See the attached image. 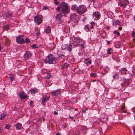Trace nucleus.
I'll use <instances>...</instances> for the list:
<instances>
[{"label":"nucleus","mask_w":135,"mask_h":135,"mask_svg":"<svg viewBox=\"0 0 135 135\" xmlns=\"http://www.w3.org/2000/svg\"><path fill=\"white\" fill-rule=\"evenodd\" d=\"M36 44H34V45H32L31 46V47L33 48H36Z\"/></svg>","instance_id":"obj_43"},{"label":"nucleus","mask_w":135,"mask_h":135,"mask_svg":"<svg viewBox=\"0 0 135 135\" xmlns=\"http://www.w3.org/2000/svg\"><path fill=\"white\" fill-rule=\"evenodd\" d=\"M33 101H32V100H31L30 101V106H31L32 104V103H33Z\"/></svg>","instance_id":"obj_47"},{"label":"nucleus","mask_w":135,"mask_h":135,"mask_svg":"<svg viewBox=\"0 0 135 135\" xmlns=\"http://www.w3.org/2000/svg\"><path fill=\"white\" fill-rule=\"evenodd\" d=\"M49 97L50 96L43 97L42 100V103L43 105H45V103L48 100Z\"/></svg>","instance_id":"obj_14"},{"label":"nucleus","mask_w":135,"mask_h":135,"mask_svg":"<svg viewBox=\"0 0 135 135\" xmlns=\"http://www.w3.org/2000/svg\"><path fill=\"white\" fill-rule=\"evenodd\" d=\"M112 50V49L111 48H109L108 49V52L109 54H111V52H110V51H111Z\"/></svg>","instance_id":"obj_33"},{"label":"nucleus","mask_w":135,"mask_h":135,"mask_svg":"<svg viewBox=\"0 0 135 135\" xmlns=\"http://www.w3.org/2000/svg\"><path fill=\"white\" fill-rule=\"evenodd\" d=\"M54 114L55 115H57L58 114V113L56 111H54Z\"/></svg>","instance_id":"obj_45"},{"label":"nucleus","mask_w":135,"mask_h":135,"mask_svg":"<svg viewBox=\"0 0 135 135\" xmlns=\"http://www.w3.org/2000/svg\"><path fill=\"white\" fill-rule=\"evenodd\" d=\"M72 45L70 44H67V47L66 49L69 51H72Z\"/></svg>","instance_id":"obj_20"},{"label":"nucleus","mask_w":135,"mask_h":135,"mask_svg":"<svg viewBox=\"0 0 135 135\" xmlns=\"http://www.w3.org/2000/svg\"><path fill=\"white\" fill-rule=\"evenodd\" d=\"M73 44L74 46H81L82 48H85L83 42L82 40L76 37H74L73 38Z\"/></svg>","instance_id":"obj_3"},{"label":"nucleus","mask_w":135,"mask_h":135,"mask_svg":"<svg viewBox=\"0 0 135 135\" xmlns=\"http://www.w3.org/2000/svg\"><path fill=\"white\" fill-rule=\"evenodd\" d=\"M57 11L64 14L69 13L68 4L64 2H62L56 8Z\"/></svg>","instance_id":"obj_1"},{"label":"nucleus","mask_w":135,"mask_h":135,"mask_svg":"<svg viewBox=\"0 0 135 135\" xmlns=\"http://www.w3.org/2000/svg\"><path fill=\"white\" fill-rule=\"evenodd\" d=\"M51 76V73H49L47 75V76H45V78L47 79H49Z\"/></svg>","instance_id":"obj_30"},{"label":"nucleus","mask_w":135,"mask_h":135,"mask_svg":"<svg viewBox=\"0 0 135 135\" xmlns=\"http://www.w3.org/2000/svg\"><path fill=\"white\" fill-rule=\"evenodd\" d=\"M123 82L121 84V85L123 86H126L129 85L131 83V80L126 79L123 77L122 78Z\"/></svg>","instance_id":"obj_7"},{"label":"nucleus","mask_w":135,"mask_h":135,"mask_svg":"<svg viewBox=\"0 0 135 135\" xmlns=\"http://www.w3.org/2000/svg\"><path fill=\"white\" fill-rule=\"evenodd\" d=\"M38 90L36 88L32 89L31 90V93L32 94H34L35 93L37 92Z\"/></svg>","instance_id":"obj_25"},{"label":"nucleus","mask_w":135,"mask_h":135,"mask_svg":"<svg viewBox=\"0 0 135 135\" xmlns=\"http://www.w3.org/2000/svg\"><path fill=\"white\" fill-rule=\"evenodd\" d=\"M81 129L83 133H85L87 132L86 131V126H82L81 127Z\"/></svg>","instance_id":"obj_21"},{"label":"nucleus","mask_w":135,"mask_h":135,"mask_svg":"<svg viewBox=\"0 0 135 135\" xmlns=\"http://www.w3.org/2000/svg\"><path fill=\"white\" fill-rule=\"evenodd\" d=\"M113 24L114 25H119L120 23V22L118 20H114L113 21Z\"/></svg>","instance_id":"obj_17"},{"label":"nucleus","mask_w":135,"mask_h":135,"mask_svg":"<svg viewBox=\"0 0 135 135\" xmlns=\"http://www.w3.org/2000/svg\"><path fill=\"white\" fill-rule=\"evenodd\" d=\"M57 60L56 57L52 55H49L44 60V62L46 64H54L56 63Z\"/></svg>","instance_id":"obj_2"},{"label":"nucleus","mask_w":135,"mask_h":135,"mask_svg":"<svg viewBox=\"0 0 135 135\" xmlns=\"http://www.w3.org/2000/svg\"><path fill=\"white\" fill-rule=\"evenodd\" d=\"M23 36L21 35L19 36H17L16 40L17 43L19 44H23L25 43V41L23 37Z\"/></svg>","instance_id":"obj_8"},{"label":"nucleus","mask_w":135,"mask_h":135,"mask_svg":"<svg viewBox=\"0 0 135 135\" xmlns=\"http://www.w3.org/2000/svg\"><path fill=\"white\" fill-rule=\"evenodd\" d=\"M49 45L50 47L51 48L52 50L54 49L55 47L56 46V45L54 42L50 43L49 44Z\"/></svg>","instance_id":"obj_16"},{"label":"nucleus","mask_w":135,"mask_h":135,"mask_svg":"<svg viewBox=\"0 0 135 135\" xmlns=\"http://www.w3.org/2000/svg\"><path fill=\"white\" fill-rule=\"evenodd\" d=\"M72 22L71 21V19H70V20L69 21H68V23H70V22Z\"/></svg>","instance_id":"obj_60"},{"label":"nucleus","mask_w":135,"mask_h":135,"mask_svg":"<svg viewBox=\"0 0 135 135\" xmlns=\"http://www.w3.org/2000/svg\"><path fill=\"white\" fill-rule=\"evenodd\" d=\"M112 13L111 12H108V13L107 14L108 15H109L108 16L109 18H110L111 17V16H110L109 15V14H110V13Z\"/></svg>","instance_id":"obj_48"},{"label":"nucleus","mask_w":135,"mask_h":135,"mask_svg":"<svg viewBox=\"0 0 135 135\" xmlns=\"http://www.w3.org/2000/svg\"><path fill=\"white\" fill-rule=\"evenodd\" d=\"M25 42L26 43H28L30 42V40L28 38H26L25 39Z\"/></svg>","instance_id":"obj_34"},{"label":"nucleus","mask_w":135,"mask_h":135,"mask_svg":"<svg viewBox=\"0 0 135 135\" xmlns=\"http://www.w3.org/2000/svg\"><path fill=\"white\" fill-rule=\"evenodd\" d=\"M114 33H116L118 36H119L120 35V33L119 32L117 31H114Z\"/></svg>","instance_id":"obj_38"},{"label":"nucleus","mask_w":135,"mask_h":135,"mask_svg":"<svg viewBox=\"0 0 135 135\" xmlns=\"http://www.w3.org/2000/svg\"><path fill=\"white\" fill-rule=\"evenodd\" d=\"M70 18L71 21L74 23L77 22L79 20V16L76 13L72 14L70 16Z\"/></svg>","instance_id":"obj_4"},{"label":"nucleus","mask_w":135,"mask_h":135,"mask_svg":"<svg viewBox=\"0 0 135 135\" xmlns=\"http://www.w3.org/2000/svg\"><path fill=\"white\" fill-rule=\"evenodd\" d=\"M56 135H61L59 133H56Z\"/></svg>","instance_id":"obj_58"},{"label":"nucleus","mask_w":135,"mask_h":135,"mask_svg":"<svg viewBox=\"0 0 135 135\" xmlns=\"http://www.w3.org/2000/svg\"><path fill=\"white\" fill-rule=\"evenodd\" d=\"M78 7L75 5L71 7V9L73 10L76 12H77V11H78Z\"/></svg>","instance_id":"obj_19"},{"label":"nucleus","mask_w":135,"mask_h":135,"mask_svg":"<svg viewBox=\"0 0 135 135\" xmlns=\"http://www.w3.org/2000/svg\"><path fill=\"white\" fill-rule=\"evenodd\" d=\"M121 74H126L128 71L125 68H123L120 71Z\"/></svg>","instance_id":"obj_18"},{"label":"nucleus","mask_w":135,"mask_h":135,"mask_svg":"<svg viewBox=\"0 0 135 135\" xmlns=\"http://www.w3.org/2000/svg\"><path fill=\"white\" fill-rule=\"evenodd\" d=\"M61 91L60 89H59L56 90L52 91L51 93L52 95L56 96L59 95L60 94Z\"/></svg>","instance_id":"obj_10"},{"label":"nucleus","mask_w":135,"mask_h":135,"mask_svg":"<svg viewBox=\"0 0 135 135\" xmlns=\"http://www.w3.org/2000/svg\"><path fill=\"white\" fill-rule=\"evenodd\" d=\"M135 42V40H133Z\"/></svg>","instance_id":"obj_64"},{"label":"nucleus","mask_w":135,"mask_h":135,"mask_svg":"<svg viewBox=\"0 0 135 135\" xmlns=\"http://www.w3.org/2000/svg\"><path fill=\"white\" fill-rule=\"evenodd\" d=\"M63 128H65L66 126V124H63Z\"/></svg>","instance_id":"obj_49"},{"label":"nucleus","mask_w":135,"mask_h":135,"mask_svg":"<svg viewBox=\"0 0 135 135\" xmlns=\"http://www.w3.org/2000/svg\"><path fill=\"white\" fill-rule=\"evenodd\" d=\"M11 127V125L9 124H7L5 127V128L8 129Z\"/></svg>","instance_id":"obj_31"},{"label":"nucleus","mask_w":135,"mask_h":135,"mask_svg":"<svg viewBox=\"0 0 135 135\" xmlns=\"http://www.w3.org/2000/svg\"><path fill=\"white\" fill-rule=\"evenodd\" d=\"M3 29L5 31L8 30L9 28V26L8 25H6L3 27Z\"/></svg>","instance_id":"obj_27"},{"label":"nucleus","mask_w":135,"mask_h":135,"mask_svg":"<svg viewBox=\"0 0 135 135\" xmlns=\"http://www.w3.org/2000/svg\"><path fill=\"white\" fill-rule=\"evenodd\" d=\"M118 29L120 30H122V28L121 27H120L118 28Z\"/></svg>","instance_id":"obj_53"},{"label":"nucleus","mask_w":135,"mask_h":135,"mask_svg":"<svg viewBox=\"0 0 135 135\" xmlns=\"http://www.w3.org/2000/svg\"><path fill=\"white\" fill-rule=\"evenodd\" d=\"M124 113H126V111H124Z\"/></svg>","instance_id":"obj_63"},{"label":"nucleus","mask_w":135,"mask_h":135,"mask_svg":"<svg viewBox=\"0 0 135 135\" xmlns=\"http://www.w3.org/2000/svg\"><path fill=\"white\" fill-rule=\"evenodd\" d=\"M54 3L56 4V5H58L59 4V2H57V0H54Z\"/></svg>","instance_id":"obj_41"},{"label":"nucleus","mask_w":135,"mask_h":135,"mask_svg":"<svg viewBox=\"0 0 135 135\" xmlns=\"http://www.w3.org/2000/svg\"><path fill=\"white\" fill-rule=\"evenodd\" d=\"M7 114L6 113H3L1 114V117L0 118V120L3 119L6 117Z\"/></svg>","instance_id":"obj_24"},{"label":"nucleus","mask_w":135,"mask_h":135,"mask_svg":"<svg viewBox=\"0 0 135 135\" xmlns=\"http://www.w3.org/2000/svg\"><path fill=\"white\" fill-rule=\"evenodd\" d=\"M113 76L114 78L115 79H117L119 78L118 75L117 73L115 74Z\"/></svg>","instance_id":"obj_29"},{"label":"nucleus","mask_w":135,"mask_h":135,"mask_svg":"<svg viewBox=\"0 0 135 135\" xmlns=\"http://www.w3.org/2000/svg\"><path fill=\"white\" fill-rule=\"evenodd\" d=\"M129 12L127 11H125V13H126V15L127 13H128Z\"/></svg>","instance_id":"obj_52"},{"label":"nucleus","mask_w":135,"mask_h":135,"mask_svg":"<svg viewBox=\"0 0 135 135\" xmlns=\"http://www.w3.org/2000/svg\"><path fill=\"white\" fill-rule=\"evenodd\" d=\"M2 49V48L1 46V45L0 44V51H1V50Z\"/></svg>","instance_id":"obj_54"},{"label":"nucleus","mask_w":135,"mask_h":135,"mask_svg":"<svg viewBox=\"0 0 135 135\" xmlns=\"http://www.w3.org/2000/svg\"><path fill=\"white\" fill-rule=\"evenodd\" d=\"M133 19L135 21V16L134 17Z\"/></svg>","instance_id":"obj_62"},{"label":"nucleus","mask_w":135,"mask_h":135,"mask_svg":"<svg viewBox=\"0 0 135 135\" xmlns=\"http://www.w3.org/2000/svg\"><path fill=\"white\" fill-rule=\"evenodd\" d=\"M40 32L39 31H36V35L37 36H38L40 34Z\"/></svg>","instance_id":"obj_42"},{"label":"nucleus","mask_w":135,"mask_h":135,"mask_svg":"<svg viewBox=\"0 0 135 135\" xmlns=\"http://www.w3.org/2000/svg\"><path fill=\"white\" fill-rule=\"evenodd\" d=\"M107 43L108 44H110V41H108L107 42Z\"/></svg>","instance_id":"obj_57"},{"label":"nucleus","mask_w":135,"mask_h":135,"mask_svg":"<svg viewBox=\"0 0 135 135\" xmlns=\"http://www.w3.org/2000/svg\"><path fill=\"white\" fill-rule=\"evenodd\" d=\"M90 76L91 77H95L96 76V74L95 73H92L91 74Z\"/></svg>","instance_id":"obj_32"},{"label":"nucleus","mask_w":135,"mask_h":135,"mask_svg":"<svg viewBox=\"0 0 135 135\" xmlns=\"http://www.w3.org/2000/svg\"><path fill=\"white\" fill-rule=\"evenodd\" d=\"M87 8L84 5H81L78 7V11L77 13L79 14L82 15L86 11Z\"/></svg>","instance_id":"obj_5"},{"label":"nucleus","mask_w":135,"mask_h":135,"mask_svg":"<svg viewBox=\"0 0 135 135\" xmlns=\"http://www.w3.org/2000/svg\"><path fill=\"white\" fill-rule=\"evenodd\" d=\"M48 8V7H44V9H47Z\"/></svg>","instance_id":"obj_59"},{"label":"nucleus","mask_w":135,"mask_h":135,"mask_svg":"<svg viewBox=\"0 0 135 135\" xmlns=\"http://www.w3.org/2000/svg\"><path fill=\"white\" fill-rule=\"evenodd\" d=\"M20 96L21 99H24L27 97L26 94L23 92H21L20 94Z\"/></svg>","instance_id":"obj_12"},{"label":"nucleus","mask_w":135,"mask_h":135,"mask_svg":"<svg viewBox=\"0 0 135 135\" xmlns=\"http://www.w3.org/2000/svg\"><path fill=\"white\" fill-rule=\"evenodd\" d=\"M91 26H90V27L92 29L93 28V26L94 25V23L93 22H92L91 23Z\"/></svg>","instance_id":"obj_35"},{"label":"nucleus","mask_w":135,"mask_h":135,"mask_svg":"<svg viewBox=\"0 0 135 135\" xmlns=\"http://www.w3.org/2000/svg\"><path fill=\"white\" fill-rule=\"evenodd\" d=\"M106 28L107 30H109L110 28V27L108 26H107L106 27Z\"/></svg>","instance_id":"obj_55"},{"label":"nucleus","mask_w":135,"mask_h":135,"mask_svg":"<svg viewBox=\"0 0 135 135\" xmlns=\"http://www.w3.org/2000/svg\"><path fill=\"white\" fill-rule=\"evenodd\" d=\"M85 30L87 31H88L89 30V27L88 25H86L85 27Z\"/></svg>","instance_id":"obj_39"},{"label":"nucleus","mask_w":135,"mask_h":135,"mask_svg":"<svg viewBox=\"0 0 135 135\" xmlns=\"http://www.w3.org/2000/svg\"><path fill=\"white\" fill-rule=\"evenodd\" d=\"M10 79L11 81H12L14 79V78L13 76L12 75H11L10 76Z\"/></svg>","instance_id":"obj_36"},{"label":"nucleus","mask_w":135,"mask_h":135,"mask_svg":"<svg viewBox=\"0 0 135 135\" xmlns=\"http://www.w3.org/2000/svg\"><path fill=\"white\" fill-rule=\"evenodd\" d=\"M31 56V54L29 51H26L24 55V57L27 59L30 58Z\"/></svg>","instance_id":"obj_11"},{"label":"nucleus","mask_w":135,"mask_h":135,"mask_svg":"<svg viewBox=\"0 0 135 135\" xmlns=\"http://www.w3.org/2000/svg\"><path fill=\"white\" fill-rule=\"evenodd\" d=\"M133 112L135 113V107H134L133 108Z\"/></svg>","instance_id":"obj_50"},{"label":"nucleus","mask_w":135,"mask_h":135,"mask_svg":"<svg viewBox=\"0 0 135 135\" xmlns=\"http://www.w3.org/2000/svg\"><path fill=\"white\" fill-rule=\"evenodd\" d=\"M133 133L134 134H135V126L133 127Z\"/></svg>","instance_id":"obj_46"},{"label":"nucleus","mask_w":135,"mask_h":135,"mask_svg":"<svg viewBox=\"0 0 135 135\" xmlns=\"http://www.w3.org/2000/svg\"><path fill=\"white\" fill-rule=\"evenodd\" d=\"M93 16L99 19L100 18V14L98 12L95 11L93 13Z\"/></svg>","instance_id":"obj_13"},{"label":"nucleus","mask_w":135,"mask_h":135,"mask_svg":"<svg viewBox=\"0 0 135 135\" xmlns=\"http://www.w3.org/2000/svg\"><path fill=\"white\" fill-rule=\"evenodd\" d=\"M51 28L50 26L46 27V28L45 32L47 33H49L51 32Z\"/></svg>","instance_id":"obj_22"},{"label":"nucleus","mask_w":135,"mask_h":135,"mask_svg":"<svg viewBox=\"0 0 135 135\" xmlns=\"http://www.w3.org/2000/svg\"><path fill=\"white\" fill-rule=\"evenodd\" d=\"M42 16L40 15H38L34 17V21L38 25H39L42 22Z\"/></svg>","instance_id":"obj_6"},{"label":"nucleus","mask_w":135,"mask_h":135,"mask_svg":"<svg viewBox=\"0 0 135 135\" xmlns=\"http://www.w3.org/2000/svg\"><path fill=\"white\" fill-rule=\"evenodd\" d=\"M129 3L128 0H121L120 1L119 5L120 6L125 8Z\"/></svg>","instance_id":"obj_9"},{"label":"nucleus","mask_w":135,"mask_h":135,"mask_svg":"<svg viewBox=\"0 0 135 135\" xmlns=\"http://www.w3.org/2000/svg\"><path fill=\"white\" fill-rule=\"evenodd\" d=\"M84 63L86 64H88V63L90 64L91 63V60L89 59H85V60L84 61Z\"/></svg>","instance_id":"obj_26"},{"label":"nucleus","mask_w":135,"mask_h":135,"mask_svg":"<svg viewBox=\"0 0 135 135\" xmlns=\"http://www.w3.org/2000/svg\"><path fill=\"white\" fill-rule=\"evenodd\" d=\"M132 35H133V37H135V31H133L132 32Z\"/></svg>","instance_id":"obj_40"},{"label":"nucleus","mask_w":135,"mask_h":135,"mask_svg":"<svg viewBox=\"0 0 135 135\" xmlns=\"http://www.w3.org/2000/svg\"><path fill=\"white\" fill-rule=\"evenodd\" d=\"M7 14L6 15V16H7L8 17H11L12 16V14L11 13H9V12H7Z\"/></svg>","instance_id":"obj_37"},{"label":"nucleus","mask_w":135,"mask_h":135,"mask_svg":"<svg viewBox=\"0 0 135 135\" xmlns=\"http://www.w3.org/2000/svg\"><path fill=\"white\" fill-rule=\"evenodd\" d=\"M88 108H86L85 110L82 111V112L83 113H84L86 111L88 110Z\"/></svg>","instance_id":"obj_44"},{"label":"nucleus","mask_w":135,"mask_h":135,"mask_svg":"<svg viewBox=\"0 0 135 135\" xmlns=\"http://www.w3.org/2000/svg\"><path fill=\"white\" fill-rule=\"evenodd\" d=\"M69 118H70L71 119H73V117H72L71 116H69Z\"/></svg>","instance_id":"obj_51"},{"label":"nucleus","mask_w":135,"mask_h":135,"mask_svg":"<svg viewBox=\"0 0 135 135\" xmlns=\"http://www.w3.org/2000/svg\"><path fill=\"white\" fill-rule=\"evenodd\" d=\"M62 17V15L60 14H58L56 15L55 18L57 20H59L61 19Z\"/></svg>","instance_id":"obj_23"},{"label":"nucleus","mask_w":135,"mask_h":135,"mask_svg":"<svg viewBox=\"0 0 135 135\" xmlns=\"http://www.w3.org/2000/svg\"><path fill=\"white\" fill-rule=\"evenodd\" d=\"M3 130V128L1 127H0V132Z\"/></svg>","instance_id":"obj_61"},{"label":"nucleus","mask_w":135,"mask_h":135,"mask_svg":"<svg viewBox=\"0 0 135 135\" xmlns=\"http://www.w3.org/2000/svg\"><path fill=\"white\" fill-rule=\"evenodd\" d=\"M16 126L17 129H20L22 127V125L21 124L18 123L16 125Z\"/></svg>","instance_id":"obj_28"},{"label":"nucleus","mask_w":135,"mask_h":135,"mask_svg":"<svg viewBox=\"0 0 135 135\" xmlns=\"http://www.w3.org/2000/svg\"><path fill=\"white\" fill-rule=\"evenodd\" d=\"M86 19L85 18H84V19H83V21L84 22H85V20H86Z\"/></svg>","instance_id":"obj_56"},{"label":"nucleus","mask_w":135,"mask_h":135,"mask_svg":"<svg viewBox=\"0 0 135 135\" xmlns=\"http://www.w3.org/2000/svg\"><path fill=\"white\" fill-rule=\"evenodd\" d=\"M69 65L66 63H65L64 64H62L61 65V68L62 69L67 68L68 67Z\"/></svg>","instance_id":"obj_15"}]
</instances>
